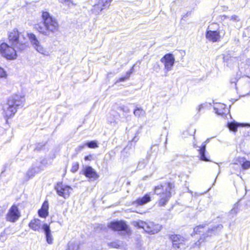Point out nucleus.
I'll return each instance as SVG.
<instances>
[{
  "label": "nucleus",
  "mask_w": 250,
  "mask_h": 250,
  "mask_svg": "<svg viewBox=\"0 0 250 250\" xmlns=\"http://www.w3.org/2000/svg\"><path fill=\"white\" fill-rule=\"evenodd\" d=\"M8 39L13 47L3 42L0 45V53L1 56L8 60H14L17 57L15 48L20 50H24L26 47V40L23 35L20 34L17 29H14L9 33Z\"/></svg>",
  "instance_id": "f257e3e1"
},
{
  "label": "nucleus",
  "mask_w": 250,
  "mask_h": 250,
  "mask_svg": "<svg viewBox=\"0 0 250 250\" xmlns=\"http://www.w3.org/2000/svg\"><path fill=\"white\" fill-rule=\"evenodd\" d=\"M42 17L43 25L38 24L36 26L39 32L44 35L49 36L51 33L54 34L58 31L59 23L55 18L51 16L46 11L42 13Z\"/></svg>",
  "instance_id": "f03ea898"
},
{
  "label": "nucleus",
  "mask_w": 250,
  "mask_h": 250,
  "mask_svg": "<svg viewBox=\"0 0 250 250\" xmlns=\"http://www.w3.org/2000/svg\"><path fill=\"white\" fill-rule=\"evenodd\" d=\"M24 98L20 95H15L10 97L7 103L3 106L4 117L7 119L13 117L17 111V109L22 106Z\"/></svg>",
  "instance_id": "7ed1b4c3"
},
{
  "label": "nucleus",
  "mask_w": 250,
  "mask_h": 250,
  "mask_svg": "<svg viewBox=\"0 0 250 250\" xmlns=\"http://www.w3.org/2000/svg\"><path fill=\"white\" fill-rule=\"evenodd\" d=\"M27 36L33 47L37 52L44 56H49V51H47L41 44L35 34L32 33H28Z\"/></svg>",
  "instance_id": "20e7f679"
},
{
  "label": "nucleus",
  "mask_w": 250,
  "mask_h": 250,
  "mask_svg": "<svg viewBox=\"0 0 250 250\" xmlns=\"http://www.w3.org/2000/svg\"><path fill=\"white\" fill-rule=\"evenodd\" d=\"M21 216V211L16 205H12L5 215V220L10 223L16 222Z\"/></svg>",
  "instance_id": "39448f33"
},
{
  "label": "nucleus",
  "mask_w": 250,
  "mask_h": 250,
  "mask_svg": "<svg viewBox=\"0 0 250 250\" xmlns=\"http://www.w3.org/2000/svg\"><path fill=\"white\" fill-rule=\"evenodd\" d=\"M160 61L164 65V68L166 70L165 76H167V72L171 71L174 66L175 58L173 54L167 53L163 57Z\"/></svg>",
  "instance_id": "423d86ee"
},
{
  "label": "nucleus",
  "mask_w": 250,
  "mask_h": 250,
  "mask_svg": "<svg viewBox=\"0 0 250 250\" xmlns=\"http://www.w3.org/2000/svg\"><path fill=\"white\" fill-rule=\"evenodd\" d=\"M57 194L64 199L68 198L72 190V188L69 186L63 184L62 183H58L55 187Z\"/></svg>",
  "instance_id": "0eeeda50"
},
{
  "label": "nucleus",
  "mask_w": 250,
  "mask_h": 250,
  "mask_svg": "<svg viewBox=\"0 0 250 250\" xmlns=\"http://www.w3.org/2000/svg\"><path fill=\"white\" fill-rule=\"evenodd\" d=\"M173 187V185L171 183H168L167 187L165 188V192H163L160 196V199L158 202L159 206H164L171 197V190Z\"/></svg>",
  "instance_id": "6e6552de"
},
{
  "label": "nucleus",
  "mask_w": 250,
  "mask_h": 250,
  "mask_svg": "<svg viewBox=\"0 0 250 250\" xmlns=\"http://www.w3.org/2000/svg\"><path fill=\"white\" fill-rule=\"evenodd\" d=\"M108 227L115 231H125L127 233L129 231L128 226L125 222L123 221L111 222Z\"/></svg>",
  "instance_id": "1a4fd4ad"
},
{
  "label": "nucleus",
  "mask_w": 250,
  "mask_h": 250,
  "mask_svg": "<svg viewBox=\"0 0 250 250\" xmlns=\"http://www.w3.org/2000/svg\"><path fill=\"white\" fill-rule=\"evenodd\" d=\"M42 170V166L40 163H38L34 164L32 167L30 168L26 173L25 179L28 180L30 178L33 177L37 173H39Z\"/></svg>",
  "instance_id": "9d476101"
},
{
  "label": "nucleus",
  "mask_w": 250,
  "mask_h": 250,
  "mask_svg": "<svg viewBox=\"0 0 250 250\" xmlns=\"http://www.w3.org/2000/svg\"><path fill=\"white\" fill-rule=\"evenodd\" d=\"M222 228L223 226L222 225H218L213 227L211 229H209L206 233L203 234V236L201 237L198 242H200V241L201 240L204 241L208 236H212L216 234L218 231L222 229Z\"/></svg>",
  "instance_id": "9b49d317"
},
{
  "label": "nucleus",
  "mask_w": 250,
  "mask_h": 250,
  "mask_svg": "<svg viewBox=\"0 0 250 250\" xmlns=\"http://www.w3.org/2000/svg\"><path fill=\"white\" fill-rule=\"evenodd\" d=\"M162 229L161 225L155 224L153 222H148L147 223L145 231L150 234H155L158 232Z\"/></svg>",
  "instance_id": "f8f14e48"
},
{
  "label": "nucleus",
  "mask_w": 250,
  "mask_h": 250,
  "mask_svg": "<svg viewBox=\"0 0 250 250\" xmlns=\"http://www.w3.org/2000/svg\"><path fill=\"white\" fill-rule=\"evenodd\" d=\"M206 37L209 41L217 42L220 40V32L218 31L208 30L206 32Z\"/></svg>",
  "instance_id": "ddd939ff"
},
{
  "label": "nucleus",
  "mask_w": 250,
  "mask_h": 250,
  "mask_svg": "<svg viewBox=\"0 0 250 250\" xmlns=\"http://www.w3.org/2000/svg\"><path fill=\"white\" fill-rule=\"evenodd\" d=\"M208 141V140H207L203 143L201 146L199 147V149H198L200 159L205 162L210 161L209 159L206 155V145Z\"/></svg>",
  "instance_id": "4468645a"
},
{
  "label": "nucleus",
  "mask_w": 250,
  "mask_h": 250,
  "mask_svg": "<svg viewBox=\"0 0 250 250\" xmlns=\"http://www.w3.org/2000/svg\"><path fill=\"white\" fill-rule=\"evenodd\" d=\"M214 110L215 113L219 115L223 116L229 112L226 105L223 104H216L214 106Z\"/></svg>",
  "instance_id": "2eb2a0df"
},
{
  "label": "nucleus",
  "mask_w": 250,
  "mask_h": 250,
  "mask_svg": "<svg viewBox=\"0 0 250 250\" xmlns=\"http://www.w3.org/2000/svg\"><path fill=\"white\" fill-rule=\"evenodd\" d=\"M84 174L86 177L93 179V180L97 179L99 177L95 170L90 166H87L85 167Z\"/></svg>",
  "instance_id": "dca6fc26"
},
{
  "label": "nucleus",
  "mask_w": 250,
  "mask_h": 250,
  "mask_svg": "<svg viewBox=\"0 0 250 250\" xmlns=\"http://www.w3.org/2000/svg\"><path fill=\"white\" fill-rule=\"evenodd\" d=\"M49 204L48 201H45L42 205V208L38 210L40 217L46 218L48 215Z\"/></svg>",
  "instance_id": "f3484780"
},
{
  "label": "nucleus",
  "mask_w": 250,
  "mask_h": 250,
  "mask_svg": "<svg viewBox=\"0 0 250 250\" xmlns=\"http://www.w3.org/2000/svg\"><path fill=\"white\" fill-rule=\"evenodd\" d=\"M42 229L45 232L47 242L49 244H52L53 243V239L51 233L49 226L47 224H44L42 226Z\"/></svg>",
  "instance_id": "a211bd4d"
},
{
  "label": "nucleus",
  "mask_w": 250,
  "mask_h": 250,
  "mask_svg": "<svg viewBox=\"0 0 250 250\" xmlns=\"http://www.w3.org/2000/svg\"><path fill=\"white\" fill-rule=\"evenodd\" d=\"M171 239L173 242L174 247L179 248L180 245L185 242V239L182 236L180 235H173L171 236Z\"/></svg>",
  "instance_id": "6ab92c4d"
},
{
  "label": "nucleus",
  "mask_w": 250,
  "mask_h": 250,
  "mask_svg": "<svg viewBox=\"0 0 250 250\" xmlns=\"http://www.w3.org/2000/svg\"><path fill=\"white\" fill-rule=\"evenodd\" d=\"M41 226V221L39 219L32 220L29 224V228L35 231L39 230Z\"/></svg>",
  "instance_id": "aec40b11"
},
{
  "label": "nucleus",
  "mask_w": 250,
  "mask_h": 250,
  "mask_svg": "<svg viewBox=\"0 0 250 250\" xmlns=\"http://www.w3.org/2000/svg\"><path fill=\"white\" fill-rule=\"evenodd\" d=\"M150 201V196L149 194H146L144 197L142 198H138L136 201L135 203L138 205H143L144 204H146Z\"/></svg>",
  "instance_id": "412c9836"
},
{
  "label": "nucleus",
  "mask_w": 250,
  "mask_h": 250,
  "mask_svg": "<svg viewBox=\"0 0 250 250\" xmlns=\"http://www.w3.org/2000/svg\"><path fill=\"white\" fill-rule=\"evenodd\" d=\"M167 187L166 186L159 185L156 186L154 188V192L157 195H160L165 192V188Z\"/></svg>",
  "instance_id": "4be33fe9"
},
{
  "label": "nucleus",
  "mask_w": 250,
  "mask_h": 250,
  "mask_svg": "<svg viewBox=\"0 0 250 250\" xmlns=\"http://www.w3.org/2000/svg\"><path fill=\"white\" fill-rule=\"evenodd\" d=\"M112 0H99L98 3L103 9L108 7Z\"/></svg>",
  "instance_id": "5701e85b"
},
{
  "label": "nucleus",
  "mask_w": 250,
  "mask_h": 250,
  "mask_svg": "<svg viewBox=\"0 0 250 250\" xmlns=\"http://www.w3.org/2000/svg\"><path fill=\"white\" fill-rule=\"evenodd\" d=\"M103 8H102L100 5L98 3L97 4H95L93 6V8L92 9L91 11L92 12L95 14L98 15L99 14L100 12H101L103 10Z\"/></svg>",
  "instance_id": "b1692460"
},
{
  "label": "nucleus",
  "mask_w": 250,
  "mask_h": 250,
  "mask_svg": "<svg viewBox=\"0 0 250 250\" xmlns=\"http://www.w3.org/2000/svg\"><path fill=\"white\" fill-rule=\"evenodd\" d=\"M240 125L235 122H231L228 124V127L230 131L236 132L237 131V127Z\"/></svg>",
  "instance_id": "393cba45"
},
{
  "label": "nucleus",
  "mask_w": 250,
  "mask_h": 250,
  "mask_svg": "<svg viewBox=\"0 0 250 250\" xmlns=\"http://www.w3.org/2000/svg\"><path fill=\"white\" fill-rule=\"evenodd\" d=\"M134 114L135 116H144L146 114V112L142 108H137L134 111Z\"/></svg>",
  "instance_id": "a878e982"
},
{
  "label": "nucleus",
  "mask_w": 250,
  "mask_h": 250,
  "mask_svg": "<svg viewBox=\"0 0 250 250\" xmlns=\"http://www.w3.org/2000/svg\"><path fill=\"white\" fill-rule=\"evenodd\" d=\"M78 245L74 242H70L68 244V248L67 250H78Z\"/></svg>",
  "instance_id": "bb28decb"
},
{
  "label": "nucleus",
  "mask_w": 250,
  "mask_h": 250,
  "mask_svg": "<svg viewBox=\"0 0 250 250\" xmlns=\"http://www.w3.org/2000/svg\"><path fill=\"white\" fill-rule=\"evenodd\" d=\"M85 145L90 148H95L98 147L97 142L96 141H92L85 143Z\"/></svg>",
  "instance_id": "cd10ccee"
},
{
  "label": "nucleus",
  "mask_w": 250,
  "mask_h": 250,
  "mask_svg": "<svg viewBox=\"0 0 250 250\" xmlns=\"http://www.w3.org/2000/svg\"><path fill=\"white\" fill-rule=\"evenodd\" d=\"M241 166L242 168L244 169H248L250 167V161L246 160L245 159H243V161L241 164Z\"/></svg>",
  "instance_id": "c85d7f7f"
},
{
  "label": "nucleus",
  "mask_w": 250,
  "mask_h": 250,
  "mask_svg": "<svg viewBox=\"0 0 250 250\" xmlns=\"http://www.w3.org/2000/svg\"><path fill=\"white\" fill-rule=\"evenodd\" d=\"M132 71L131 70L130 71L126 72L125 76V77H122L120 78L117 81L116 83L123 82L128 79Z\"/></svg>",
  "instance_id": "c756f323"
},
{
  "label": "nucleus",
  "mask_w": 250,
  "mask_h": 250,
  "mask_svg": "<svg viewBox=\"0 0 250 250\" xmlns=\"http://www.w3.org/2000/svg\"><path fill=\"white\" fill-rule=\"evenodd\" d=\"M79 167V164L78 162H74L72 164L71 171L75 173L78 171Z\"/></svg>",
  "instance_id": "7c9ffc66"
},
{
  "label": "nucleus",
  "mask_w": 250,
  "mask_h": 250,
  "mask_svg": "<svg viewBox=\"0 0 250 250\" xmlns=\"http://www.w3.org/2000/svg\"><path fill=\"white\" fill-rule=\"evenodd\" d=\"M147 223H146L145 222L140 221L136 223V225L138 226L139 228H143L145 230L147 225Z\"/></svg>",
  "instance_id": "2f4dec72"
},
{
  "label": "nucleus",
  "mask_w": 250,
  "mask_h": 250,
  "mask_svg": "<svg viewBox=\"0 0 250 250\" xmlns=\"http://www.w3.org/2000/svg\"><path fill=\"white\" fill-rule=\"evenodd\" d=\"M147 163V160H143L139 162L138 168L139 169L143 168Z\"/></svg>",
  "instance_id": "473e14b6"
},
{
  "label": "nucleus",
  "mask_w": 250,
  "mask_h": 250,
  "mask_svg": "<svg viewBox=\"0 0 250 250\" xmlns=\"http://www.w3.org/2000/svg\"><path fill=\"white\" fill-rule=\"evenodd\" d=\"M239 209L237 207V206L235 205V206L230 211L229 214L232 215L233 216L236 215L238 212Z\"/></svg>",
  "instance_id": "72a5a7b5"
},
{
  "label": "nucleus",
  "mask_w": 250,
  "mask_h": 250,
  "mask_svg": "<svg viewBox=\"0 0 250 250\" xmlns=\"http://www.w3.org/2000/svg\"><path fill=\"white\" fill-rule=\"evenodd\" d=\"M119 109L121 111H123L124 112H125V113H128L130 112L129 108H127V107H126L124 105L120 106L119 107Z\"/></svg>",
  "instance_id": "f704fd0d"
},
{
  "label": "nucleus",
  "mask_w": 250,
  "mask_h": 250,
  "mask_svg": "<svg viewBox=\"0 0 250 250\" xmlns=\"http://www.w3.org/2000/svg\"><path fill=\"white\" fill-rule=\"evenodd\" d=\"M59 1L61 3H64L68 6H70L71 5L73 4L71 0H59Z\"/></svg>",
  "instance_id": "c9c22d12"
},
{
  "label": "nucleus",
  "mask_w": 250,
  "mask_h": 250,
  "mask_svg": "<svg viewBox=\"0 0 250 250\" xmlns=\"http://www.w3.org/2000/svg\"><path fill=\"white\" fill-rule=\"evenodd\" d=\"M204 227L203 225H199L194 229V232L196 234L200 233L201 231L200 229H203Z\"/></svg>",
  "instance_id": "e433bc0d"
},
{
  "label": "nucleus",
  "mask_w": 250,
  "mask_h": 250,
  "mask_svg": "<svg viewBox=\"0 0 250 250\" xmlns=\"http://www.w3.org/2000/svg\"><path fill=\"white\" fill-rule=\"evenodd\" d=\"M7 238L5 236V229L4 231L0 233V241L4 242L6 240Z\"/></svg>",
  "instance_id": "4c0bfd02"
},
{
  "label": "nucleus",
  "mask_w": 250,
  "mask_h": 250,
  "mask_svg": "<svg viewBox=\"0 0 250 250\" xmlns=\"http://www.w3.org/2000/svg\"><path fill=\"white\" fill-rule=\"evenodd\" d=\"M7 77L6 72L3 68L0 67V78H6Z\"/></svg>",
  "instance_id": "58836bf2"
},
{
  "label": "nucleus",
  "mask_w": 250,
  "mask_h": 250,
  "mask_svg": "<svg viewBox=\"0 0 250 250\" xmlns=\"http://www.w3.org/2000/svg\"><path fill=\"white\" fill-rule=\"evenodd\" d=\"M85 146H86L85 144L83 145L80 146L76 149V150L78 152L81 151Z\"/></svg>",
  "instance_id": "ea45409f"
},
{
  "label": "nucleus",
  "mask_w": 250,
  "mask_h": 250,
  "mask_svg": "<svg viewBox=\"0 0 250 250\" xmlns=\"http://www.w3.org/2000/svg\"><path fill=\"white\" fill-rule=\"evenodd\" d=\"M92 158V155H88V156H85V157H84V160H85V161H87V160H88V161H90V160H91Z\"/></svg>",
  "instance_id": "a19ab883"
},
{
  "label": "nucleus",
  "mask_w": 250,
  "mask_h": 250,
  "mask_svg": "<svg viewBox=\"0 0 250 250\" xmlns=\"http://www.w3.org/2000/svg\"><path fill=\"white\" fill-rule=\"evenodd\" d=\"M110 246L113 248H118L119 245H118L117 243L114 242V243H111L110 244Z\"/></svg>",
  "instance_id": "79ce46f5"
},
{
  "label": "nucleus",
  "mask_w": 250,
  "mask_h": 250,
  "mask_svg": "<svg viewBox=\"0 0 250 250\" xmlns=\"http://www.w3.org/2000/svg\"><path fill=\"white\" fill-rule=\"evenodd\" d=\"M203 108H204V104H200L198 107V111L199 112L201 110V109H203Z\"/></svg>",
  "instance_id": "37998d69"
},
{
  "label": "nucleus",
  "mask_w": 250,
  "mask_h": 250,
  "mask_svg": "<svg viewBox=\"0 0 250 250\" xmlns=\"http://www.w3.org/2000/svg\"><path fill=\"white\" fill-rule=\"evenodd\" d=\"M247 64L248 65H250V59H249L247 60Z\"/></svg>",
  "instance_id": "c03bdc74"
},
{
  "label": "nucleus",
  "mask_w": 250,
  "mask_h": 250,
  "mask_svg": "<svg viewBox=\"0 0 250 250\" xmlns=\"http://www.w3.org/2000/svg\"><path fill=\"white\" fill-rule=\"evenodd\" d=\"M236 17H236V16H231V19H233H233H234V20H235V18H236Z\"/></svg>",
  "instance_id": "a18cd8bd"
},
{
  "label": "nucleus",
  "mask_w": 250,
  "mask_h": 250,
  "mask_svg": "<svg viewBox=\"0 0 250 250\" xmlns=\"http://www.w3.org/2000/svg\"><path fill=\"white\" fill-rule=\"evenodd\" d=\"M132 141H137V140H136V138H135V137H134V138H133V139L132 140Z\"/></svg>",
  "instance_id": "49530a36"
},
{
  "label": "nucleus",
  "mask_w": 250,
  "mask_h": 250,
  "mask_svg": "<svg viewBox=\"0 0 250 250\" xmlns=\"http://www.w3.org/2000/svg\"><path fill=\"white\" fill-rule=\"evenodd\" d=\"M195 245H197V246H198V247H199V245H200V244H198V243H195Z\"/></svg>",
  "instance_id": "de8ad7c7"
},
{
  "label": "nucleus",
  "mask_w": 250,
  "mask_h": 250,
  "mask_svg": "<svg viewBox=\"0 0 250 250\" xmlns=\"http://www.w3.org/2000/svg\"><path fill=\"white\" fill-rule=\"evenodd\" d=\"M194 147L196 148L197 146H196L195 145H194Z\"/></svg>",
  "instance_id": "09e8293b"
}]
</instances>
